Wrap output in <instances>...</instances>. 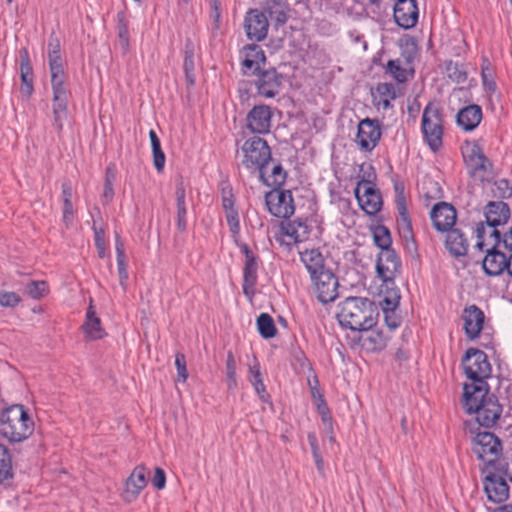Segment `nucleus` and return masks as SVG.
Returning a JSON list of instances; mask_svg holds the SVG:
<instances>
[{"mask_svg":"<svg viewBox=\"0 0 512 512\" xmlns=\"http://www.w3.org/2000/svg\"><path fill=\"white\" fill-rule=\"evenodd\" d=\"M48 61L53 92V126L57 133L60 134L63 130L64 122L68 117V91L65 87V72L60 42L59 39L53 35L50 36L48 43Z\"/></svg>","mask_w":512,"mask_h":512,"instance_id":"f257e3e1","label":"nucleus"},{"mask_svg":"<svg viewBox=\"0 0 512 512\" xmlns=\"http://www.w3.org/2000/svg\"><path fill=\"white\" fill-rule=\"evenodd\" d=\"M476 244L475 247L480 251H486L487 254L483 259V270L487 275L497 276L505 269L512 277V228L503 236V246L506 252L496 250L499 243L489 246V238L485 237V229L482 223H478L475 229Z\"/></svg>","mask_w":512,"mask_h":512,"instance_id":"f03ea898","label":"nucleus"},{"mask_svg":"<svg viewBox=\"0 0 512 512\" xmlns=\"http://www.w3.org/2000/svg\"><path fill=\"white\" fill-rule=\"evenodd\" d=\"M462 406L468 414L475 413L477 422L483 427H492L502 414V405L488 388L463 387Z\"/></svg>","mask_w":512,"mask_h":512,"instance_id":"7ed1b4c3","label":"nucleus"},{"mask_svg":"<svg viewBox=\"0 0 512 512\" xmlns=\"http://www.w3.org/2000/svg\"><path fill=\"white\" fill-rule=\"evenodd\" d=\"M337 319L341 326L357 331H367L376 324L372 302L361 297H348L341 302Z\"/></svg>","mask_w":512,"mask_h":512,"instance_id":"20e7f679","label":"nucleus"},{"mask_svg":"<svg viewBox=\"0 0 512 512\" xmlns=\"http://www.w3.org/2000/svg\"><path fill=\"white\" fill-rule=\"evenodd\" d=\"M34 423L23 405H12L1 415V431L10 441L20 442L33 432Z\"/></svg>","mask_w":512,"mask_h":512,"instance_id":"39448f33","label":"nucleus"},{"mask_svg":"<svg viewBox=\"0 0 512 512\" xmlns=\"http://www.w3.org/2000/svg\"><path fill=\"white\" fill-rule=\"evenodd\" d=\"M240 155L241 165L251 174H258L259 178H263V170L272 159L268 143L258 136H252L240 147Z\"/></svg>","mask_w":512,"mask_h":512,"instance_id":"423d86ee","label":"nucleus"},{"mask_svg":"<svg viewBox=\"0 0 512 512\" xmlns=\"http://www.w3.org/2000/svg\"><path fill=\"white\" fill-rule=\"evenodd\" d=\"M462 364L467 378L472 381L470 384H464V387H471V390L474 387L488 388L485 380L491 374V365L483 351L475 348L468 349Z\"/></svg>","mask_w":512,"mask_h":512,"instance_id":"0eeeda50","label":"nucleus"},{"mask_svg":"<svg viewBox=\"0 0 512 512\" xmlns=\"http://www.w3.org/2000/svg\"><path fill=\"white\" fill-rule=\"evenodd\" d=\"M472 451L483 463L482 469H494L501 460L502 444L491 432H479L472 439Z\"/></svg>","mask_w":512,"mask_h":512,"instance_id":"6e6552de","label":"nucleus"},{"mask_svg":"<svg viewBox=\"0 0 512 512\" xmlns=\"http://www.w3.org/2000/svg\"><path fill=\"white\" fill-rule=\"evenodd\" d=\"M421 129L424 140L434 152L442 146L443 117L438 105L430 102L426 105L422 114Z\"/></svg>","mask_w":512,"mask_h":512,"instance_id":"1a4fd4ad","label":"nucleus"},{"mask_svg":"<svg viewBox=\"0 0 512 512\" xmlns=\"http://www.w3.org/2000/svg\"><path fill=\"white\" fill-rule=\"evenodd\" d=\"M510 217V209L508 204L502 201H491L485 207L486 223L484 225L485 237L489 238V246L491 244L500 243V232L497 226L503 225Z\"/></svg>","mask_w":512,"mask_h":512,"instance_id":"9d476101","label":"nucleus"},{"mask_svg":"<svg viewBox=\"0 0 512 512\" xmlns=\"http://www.w3.org/2000/svg\"><path fill=\"white\" fill-rule=\"evenodd\" d=\"M382 135L381 124L377 119L365 118L358 123L354 142L361 152H372Z\"/></svg>","mask_w":512,"mask_h":512,"instance_id":"9b49d317","label":"nucleus"},{"mask_svg":"<svg viewBox=\"0 0 512 512\" xmlns=\"http://www.w3.org/2000/svg\"><path fill=\"white\" fill-rule=\"evenodd\" d=\"M268 211L277 218H289L295 211L290 190L273 189L265 195Z\"/></svg>","mask_w":512,"mask_h":512,"instance_id":"f8f14e48","label":"nucleus"},{"mask_svg":"<svg viewBox=\"0 0 512 512\" xmlns=\"http://www.w3.org/2000/svg\"><path fill=\"white\" fill-rule=\"evenodd\" d=\"M313 292L321 303L334 301L338 296V279L329 269L310 278Z\"/></svg>","mask_w":512,"mask_h":512,"instance_id":"ddd939ff","label":"nucleus"},{"mask_svg":"<svg viewBox=\"0 0 512 512\" xmlns=\"http://www.w3.org/2000/svg\"><path fill=\"white\" fill-rule=\"evenodd\" d=\"M241 251L245 256L242 290L246 298L251 302L255 296V287L258 281L259 258L246 244L241 246Z\"/></svg>","mask_w":512,"mask_h":512,"instance_id":"4468645a","label":"nucleus"},{"mask_svg":"<svg viewBox=\"0 0 512 512\" xmlns=\"http://www.w3.org/2000/svg\"><path fill=\"white\" fill-rule=\"evenodd\" d=\"M484 490L488 499L494 503H502L508 499L509 487L506 480L494 469H482Z\"/></svg>","mask_w":512,"mask_h":512,"instance_id":"2eb2a0df","label":"nucleus"},{"mask_svg":"<svg viewBox=\"0 0 512 512\" xmlns=\"http://www.w3.org/2000/svg\"><path fill=\"white\" fill-rule=\"evenodd\" d=\"M244 29L249 40L263 41L269 29V22L266 15L258 9H250L244 19Z\"/></svg>","mask_w":512,"mask_h":512,"instance_id":"dca6fc26","label":"nucleus"},{"mask_svg":"<svg viewBox=\"0 0 512 512\" xmlns=\"http://www.w3.org/2000/svg\"><path fill=\"white\" fill-rule=\"evenodd\" d=\"M400 268L401 262L392 248L380 251L376 263V270L378 276L384 283L393 284V279L396 274L400 272Z\"/></svg>","mask_w":512,"mask_h":512,"instance_id":"f3484780","label":"nucleus"},{"mask_svg":"<svg viewBox=\"0 0 512 512\" xmlns=\"http://www.w3.org/2000/svg\"><path fill=\"white\" fill-rule=\"evenodd\" d=\"M272 124V112L267 105L254 106L246 116V127L254 134H267Z\"/></svg>","mask_w":512,"mask_h":512,"instance_id":"a211bd4d","label":"nucleus"},{"mask_svg":"<svg viewBox=\"0 0 512 512\" xmlns=\"http://www.w3.org/2000/svg\"><path fill=\"white\" fill-rule=\"evenodd\" d=\"M355 196L360 207L368 215H375L380 211L382 206L381 195L370 182L359 183L355 189Z\"/></svg>","mask_w":512,"mask_h":512,"instance_id":"6ab92c4d","label":"nucleus"},{"mask_svg":"<svg viewBox=\"0 0 512 512\" xmlns=\"http://www.w3.org/2000/svg\"><path fill=\"white\" fill-rule=\"evenodd\" d=\"M463 157L469 173L472 176L483 177L490 166L488 158L484 155L477 143L467 144L463 151Z\"/></svg>","mask_w":512,"mask_h":512,"instance_id":"aec40b11","label":"nucleus"},{"mask_svg":"<svg viewBox=\"0 0 512 512\" xmlns=\"http://www.w3.org/2000/svg\"><path fill=\"white\" fill-rule=\"evenodd\" d=\"M282 76L274 69L259 71L255 86L260 96L265 98L275 97L280 90Z\"/></svg>","mask_w":512,"mask_h":512,"instance_id":"412c9836","label":"nucleus"},{"mask_svg":"<svg viewBox=\"0 0 512 512\" xmlns=\"http://www.w3.org/2000/svg\"><path fill=\"white\" fill-rule=\"evenodd\" d=\"M430 218L436 230L445 232L455 225L457 213L451 204L439 202L433 206Z\"/></svg>","mask_w":512,"mask_h":512,"instance_id":"4be33fe9","label":"nucleus"},{"mask_svg":"<svg viewBox=\"0 0 512 512\" xmlns=\"http://www.w3.org/2000/svg\"><path fill=\"white\" fill-rule=\"evenodd\" d=\"M148 471L145 466H136L131 474L125 481V488L123 491V500L125 502H132L137 499L141 491L147 485Z\"/></svg>","mask_w":512,"mask_h":512,"instance_id":"5701e85b","label":"nucleus"},{"mask_svg":"<svg viewBox=\"0 0 512 512\" xmlns=\"http://www.w3.org/2000/svg\"><path fill=\"white\" fill-rule=\"evenodd\" d=\"M394 19L404 29L413 28L418 21L416 0H397L394 5Z\"/></svg>","mask_w":512,"mask_h":512,"instance_id":"b1692460","label":"nucleus"},{"mask_svg":"<svg viewBox=\"0 0 512 512\" xmlns=\"http://www.w3.org/2000/svg\"><path fill=\"white\" fill-rule=\"evenodd\" d=\"M281 231L283 238L280 242L290 246L305 241L310 233V228L305 220L295 219L282 224Z\"/></svg>","mask_w":512,"mask_h":512,"instance_id":"393cba45","label":"nucleus"},{"mask_svg":"<svg viewBox=\"0 0 512 512\" xmlns=\"http://www.w3.org/2000/svg\"><path fill=\"white\" fill-rule=\"evenodd\" d=\"M464 330L466 336L473 340L479 337L484 324V313L476 305H471L463 311Z\"/></svg>","mask_w":512,"mask_h":512,"instance_id":"a878e982","label":"nucleus"},{"mask_svg":"<svg viewBox=\"0 0 512 512\" xmlns=\"http://www.w3.org/2000/svg\"><path fill=\"white\" fill-rule=\"evenodd\" d=\"M300 261L308 271L310 278L327 271L329 268L325 265V259L319 249L312 248L300 252Z\"/></svg>","mask_w":512,"mask_h":512,"instance_id":"bb28decb","label":"nucleus"},{"mask_svg":"<svg viewBox=\"0 0 512 512\" xmlns=\"http://www.w3.org/2000/svg\"><path fill=\"white\" fill-rule=\"evenodd\" d=\"M83 332L89 340H98L103 338L106 333L102 327L101 319L96 315L92 301L86 311L85 321L82 325Z\"/></svg>","mask_w":512,"mask_h":512,"instance_id":"cd10ccee","label":"nucleus"},{"mask_svg":"<svg viewBox=\"0 0 512 512\" xmlns=\"http://www.w3.org/2000/svg\"><path fill=\"white\" fill-rule=\"evenodd\" d=\"M482 120V109L476 104L462 108L457 114V124L465 131L474 130Z\"/></svg>","mask_w":512,"mask_h":512,"instance_id":"c85d7f7f","label":"nucleus"},{"mask_svg":"<svg viewBox=\"0 0 512 512\" xmlns=\"http://www.w3.org/2000/svg\"><path fill=\"white\" fill-rule=\"evenodd\" d=\"M447 232L445 247L455 257L464 256L468 251V240L460 229L452 228Z\"/></svg>","mask_w":512,"mask_h":512,"instance_id":"c756f323","label":"nucleus"},{"mask_svg":"<svg viewBox=\"0 0 512 512\" xmlns=\"http://www.w3.org/2000/svg\"><path fill=\"white\" fill-rule=\"evenodd\" d=\"M20 58L21 93L30 97L33 92V69L26 48L20 51Z\"/></svg>","mask_w":512,"mask_h":512,"instance_id":"7c9ffc66","label":"nucleus"},{"mask_svg":"<svg viewBox=\"0 0 512 512\" xmlns=\"http://www.w3.org/2000/svg\"><path fill=\"white\" fill-rule=\"evenodd\" d=\"M175 200H176V225L180 232H184L187 228V209H186V189L184 182L180 179L176 184L175 189Z\"/></svg>","mask_w":512,"mask_h":512,"instance_id":"2f4dec72","label":"nucleus"},{"mask_svg":"<svg viewBox=\"0 0 512 512\" xmlns=\"http://www.w3.org/2000/svg\"><path fill=\"white\" fill-rule=\"evenodd\" d=\"M359 337V342L367 351L375 352L380 351L386 347L387 338L380 330L370 328Z\"/></svg>","mask_w":512,"mask_h":512,"instance_id":"473e14b6","label":"nucleus"},{"mask_svg":"<svg viewBox=\"0 0 512 512\" xmlns=\"http://www.w3.org/2000/svg\"><path fill=\"white\" fill-rule=\"evenodd\" d=\"M265 60L264 51L259 46L250 44L245 47V58L242 61L244 69L260 71V66L264 64Z\"/></svg>","mask_w":512,"mask_h":512,"instance_id":"72a5a7b5","label":"nucleus"},{"mask_svg":"<svg viewBox=\"0 0 512 512\" xmlns=\"http://www.w3.org/2000/svg\"><path fill=\"white\" fill-rule=\"evenodd\" d=\"M194 56H195V46L190 39H187L184 47V61H183V69L185 72V78L189 85H193L195 82L194 77Z\"/></svg>","mask_w":512,"mask_h":512,"instance_id":"f704fd0d","label":"nucleus"},{"mask_svg":"<svg viewBox=\"0 0 512 512\" xmlns=\"http://www.w3.org/2000/svg\"><path fill=\"white\" fill-rule=\"evenodd\" d=\"M385 286L387 290L384 292L380 305L384 314L393 313L399 305L400 293L398 289L391 287L394 286V283H385ZM381 292L383 293V290Z\"/></svg>","mask_w":512,"mask_h":512,"instance_id":"c9c22d12","label":"nucleus"},{"mask_svg":"<svg viewBox=\"0 0 512 512\" xmlns=\"http://www.w3.org/2000/svg\"><path fill=\"white\" fill-rule=\"evenodd\" d=\"M481 79L485 92L492 95L497 90V85L494 78V70L488 58L483 57L481 63Z\"/></svg>","mask_w":512,"mask_h":512,"instance_id":"e433bc0d","label":"nucleus"},{"mask_svg":"<svg viewBox=\"0 0 512 512\" xmlns=\"http://www.w3.org/2000/svg\"><path fill=\"white\" fill-rule=\"evenodd\" d=\"M149 138L153 153V164L158 172L163 171L165 166V154L162 151L160 139L154 130L149 131Z\"/></svg>","mask_w":512,"mask_h":512,"instance_id":"4c0bfd02","label":"nucleus"},{"mask_svg":"<svg viewBox=\"0 0 512 512\" xmlns=\"http://www.w3.org/2000/svg\"><path fill=\"white\" fill-rule=\"evenodd\" d=\"M287 178V173L283 169L281 164H276L271 172V175L268 177L265 176V170H263V178H259V180L265 184L266 186L274 187V189H279L284 185Z\"/></svg>","mask_w":512,"mask_h":512,"instance_id":"58836bf2","label":"nucleus"},{"mask_svg":"<svg viewBox=\"0 0 512 512\" xmlns=\"http://www.w3.org/2000/svg\"><path fill=\"white\" fill-rule=\"evenodd\" d=\"M12 476V459L10 452L4 445L0 444V485L11 479Z\"/></svg>","mask_w":512,"mask_h":512,"instance_id":"ea45409f","label":"nucleus"},{"mask_svg":"<svg viewBox=\"0 0 512 512\" xmlns=\"http://www.w3.org/2000/svg\"><path fill=\"white\" fill-rule=\"evenodd\" d=\"M385 71L399 83L406 82L410 75V72L402 65L400 59L389 60Z\"/></svg>","mask_w":512,"mask_h":512,"instance_id":"a19ab883","label":"nucleus"},{"mask_svg":"<svg viewBox=\"0 0 512 512\" xmlns=\"http://www.w3.org/2000/svg\"><path fill=\"white\" fill-rule=\"evenodd\" d=\"M257 328L259 334L265 339L273 338L277 333L273 318L267 313H261L258 316Z\"/></svg>","mask_w":512,"mask_h":512,"instance_id":"79ce46f5","label":"nucleus"},{"mask_svg":"<svg viewBox=\"0 0 512 512\" xmlns=\"http://www.w3.org/2000/svg\"><path fill=\"white\" fill-rule=\"evenodd\" d=\"M376 91L379 95L378 104L384 109L390 107V102L396 98L395 86L391 83H379L376 87Z\"/></svg>","mask_w":512,"mask_h":512,"instance_id":"37998d69","label":"nucleus"},{"mask_svg":"<svg viewBox=\"0 0 512 512\" xmlns=\"http://www.w3.org/2000/svg\"><path fill=\"white\" fill-rule=\"evenodd\" d=\"M236 366V359L232 351L229 350L225 364L227 387L229 390H234L237 387Z\"/></svg>","mask_w":512,"mask_h":512,"instance_id":"c03bdc74","label":"nucleus"},{"mask_svg":"<svg viewBox=\"0 0 512 512\" xmlns=\"http://www.w3.org/2000/svg\"><path fill=\"white\" fill-rule=\"evenodd\" d=\"M375 244L381 249H390L392 239L389 230L385 226H377L373 231Z\"/></svg>","mask_w":512,"mask_h":512,"instance_id":"a18cd8bd","label":"nucleus"},{"mask_svg":"<svg viewBox=\"0 0 512 512\" xmlns=\"http://www.w3.org/2000/svg\"><path fill=\"white\" fill-rule=\"evenodd\" d=\"M25 293L32 299H40L48 293L45 281H31L25 287Z\"/></svg>","mask_w":512,"mask_h":512,"instance_id":"49530a36","label":"nucleus"},{"mask_svg":"<svg viewBox=\"0 0 512 512\" xmlns=\"http://www.w3.org/2000/svg\"><path fill=\"white\" fill-rule=\"evenodd\" d=\"M95 246L97 248L98 256L104 258L106 255L105 232L102 228L93 227Z\"/></svg>","mask_w":512,"mask_h":512,"instance_id":"de8ad7c7","label":"nucleus"},{"mask_svg":"<svg viewBox=\"0 0 512 512\" xmlns=\"http://www.w3.org/2000/svg\"><path fill=\"white\" fill-rule=\"evenodd\" d=\"M21 301V298L15 292L1 291L0 292V305L2 307H16Z\"/></svg>","mask_w":512,"mask_h":512,"instance_id":"09e8293b","label":"nucleus"},{"mask_svg":"<svg viewBox=\"0 0 512 512\" xmlns=\"http://www.w3.org/2000/svg\"><path fill=\"white\" fill-rule=\"evenodd\" d=\"M430 188L426 187L425 184L422 187V196L426 200L439 199L442 197V191L437 182L429 181Z\"/></svg>","mask_w":512,"mask_h":512,"instance_id":"8fccbe9b","label":"nucleus"},{"mask_svg":"<svg viewBox=\"0 0 512 512\" xmlns=\"http://www.w3.org/2000/svg\"><path fill=\"white\" fill-rule=\"evenodd\" d=\"M226 221L231 234L235 237L240 232V222L238 211H230L225 213Z\"/></svg>","mask_w":512,"mask_h":512,"instance_id":"3c124183","label":"nucleus"},{"mask_svg":"<svg viewBox=\"0 0 512 512\" xmlns=\"http://www.w3.org/2000/svg\"><path fill=\"white\" fill-rule=\"evenodd\" d=\"M175 365L177 369L178 379L185 382L188 378V372L186 368V358L183 353H177L175 356Z\"/></svg>","mask_w":512,"mask_h":512,"instance_id":"603ef678","label":"nucleus"},{"mask_svg":"<svg viewBox=\"0 0 512 512\" xmlns=\"http://www.w3.org/2000/svg\"><path fill=\"white\" fill-rule=\"evenodd\" d=\"M117 268H118V275H119V283L123 290L125 291L127 289V280H128V272H127V265H126V258L125 259H117Z\"/></svg>","mask_w":512,"mask_h":512,"instance_id":"864d4df0","label":"nucleus"},{"mask_svg":"<svg viewBox=\"0 0 512 512\" xmlns=\"http://www.w3.org/2000/svg\"><path fill=\"white\" fill-rule=\"evenodd\" d=\"M504 479L507 478L512 482V460L510 462H504L502 459L494 468Z\"/></svg>","mask_w":512,"mask_h":512,"instance_id":"5fc2aeb1","label":"nucleus"},{"mask_svg":"<svg viewBox=\"0 0 512 512\" xmlns=\"http://www.w3.org/2000/svg\"><path fill=\"white\" fill-rule=\"evenodd\" d=\"M74 214H75V211H74V208H73L72 201L64 202L63 203V216H62V220H63V223L65 224V226L67 228H69L71 226V224L73 222Z\"/></svg>","mask_w":512,"mask_h":512,"instance_id":"6e6d98bb","label":"nucleus"},{"mask_svg":"<svg viewBox=\"0 0 512 512\" xmlns=\"http://www.w3.org/2000/svg\"><path fill=\"white\" fill-rule=\"evenodd\" d=\"M151 482H152V485L158 490H161L165 487L166 475L162 468H160V467L155 468L154 476H153Z\"/></svg>","mask_w":512,"mask_h":512,"instance_id":"4d7b16f0","label":"nucleus"},{"mask_svg":"<svg viewBox=\"0 0 512 512\" xmlns=\"http://www.w3.org/2000/svg\"><path fill=\"white\" fill-rule=\"evenodd\" d=\"M249 371L251 374L250 382L252 385L263 380L260 372V365L258 362H255L253 365H250Z\"/></svg>","mask_w":512,"mask_h":512,"instance_id":"13d9d810","label":"nucleus"},{"mask_svg":"<svg viewBox=\"0 0 512 512\" xmlns=\"http://www.w3.org/2000/svg\"><path fill=\"white\" fill-rule=\"evenodd\" d=\"M253 387H254L256 393L258 394V396L260 397V399L263 402H268L270 397H269V394L266 392V387L263 383V380L253 384Z\"/></svg>","mask_w":512,"mask_h":512,"instance_id":"bf43d9fd","label":"nucleus"},{"mask_svg":"<svg viewBox=\"0 0 512 512\" xmlns=\"http://www.w3.org/2000/svg\"><path fill=\"white\" fill-rule=\"evenodd\" d=\"M115 249H116L117 259H125L126 258L124 244L119 235H116Z\"/></svg>","mask_w":512,"mask_h":512,"instance_id":"052dcab7","label":"nucleus"},{"mask_svg":"<svg viewBox=\"0 0 512 512\" xmlns=\"http://www.w3.org/2000/svg\"><path fill=\"white\" fill-rule=\"evenodd\" d=\"M316 405H317V410H318L319 414H321L324 419L325 416L328 414L329 409H328V406L325 402L323 395H319V399H317Z\"/></svg>","mask_w":512,"mask_h":512,"instance_id":"680f3d73","label":"nucleus"},{"mask_svg":"<svg viewBox=\"0 0 512 512\" xmlns=\"http://www.w3.org/2000/svg\"><path fill=\"white\" fill-rule=\"evenodd\" d=\"M72 187L70 183L64 182L62 184V197H63V203L64 202H70L72 201Z\"/></svg>","mask_w":512,"mask_h":512,"instance_id":"e2e57ef3","label":"nucleus"},{"mask_svg":"<svg viewBox=\"0 0 512 512\" xmlns=\"http://www.w3.org/2000/svg\"><path fill=\"white\" fill-rule=\"evenodd\" d=\"M385 322L390 329H395L399 326V320L394 317V312L385 314Z\"/></svg>","mask_w":512,"mask_h":512,"instance_id":"0e129e2a","label":"nucleus"},{"mask_svg":"<svg viewBox=\"0 0 512 512\" xmlns=\"http://www.w3.org/2000/svg\"><path fill=\"white\" fill-rule=\"evenodd\" d=\"M103 197L106 199V201H110L113 198V188L109 178H106Z\"/></svg>","mask_w":512,"mask_h":512,"instance_id":"69168bd1","label":"nucleus"},{"mask_svg":"<svg viewBox=\"0 0 512 512\" xmlns=\"http://www.w3.org/2000/svg\"><path fill=\"white\" fill-rule=\"evenodd\" d=\"M307 439H308L312 453L320 451L319 445H318V439H317L315 433H312V432L308 433Z\"/></svg>","mask_w":512,"mask_h":512,"instance_id":"338daca9","label":"nucleus"},{"mask_svg":"<svg viewBox=\"0 0 512 512\" xmlns=\"http://www.w3.org/2000/svg\"><path fill=\"white\" fill-rule=\"evenodd\" d=\"M222 206H223V209H224L225 213L237 210L235 208V200H234V198L222 199Z\"/></svg>","mask_w":512,"mask_h":512,"instance_id":"774afa93","label":"nucleus"}]
</instances>
